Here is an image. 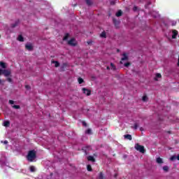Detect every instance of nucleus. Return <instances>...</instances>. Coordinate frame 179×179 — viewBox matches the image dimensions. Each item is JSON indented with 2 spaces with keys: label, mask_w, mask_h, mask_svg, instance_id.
Segmentation results:
<instances>
[{
  "label": "nucleus",
  "mask_w": 179,
  "mask_h": 179,
  "mask_svg": "<svg viewBox=\"0 0 179 179\" xmlns=\"http://www.w3.org/2000/svg\"><path fill=\"white\" fill-rule=\"evenodd\" d=\"M87 171H92V166L87 165Z\"/></svg>",
  "instance_id": "33"
},
{
  "label": "nucleus",
  "mask_w": 179,
  "mask_h": 179,
  "mask_svg": "<svg viewBox=\"0 0 179 179\" xmlns=\"http://www.w3.org/2000/svg\"><path fill=\"white\" fill-rule=\"evenodd\" d=\"M9 103H10V104H14V103H15V101H13V100H10V101H9Z\"/></svg>",
  "instance_id": "37"
},
{
  "label": "nucleus",
  "mask_w": 179,
  "mask_h": 179,
  "mask_svg": "<svg viewBox=\"0 0 179 179\" xmlns=\"http://www.w3.org/2000/svg\"><path fill=\"white\" fill-rule=\"evenodd\" d=\"M143 101H148V96L146 95L143 96Z\"/></svg>",
  "instance_id": "31"
},
{
  "label": "nucleus",
  "mask_w": 179,
  "mask_h": 179,
  "mask_svg": "<svg viewBox=\"0 0 179 179\" xmlns=\"http://www.w3.org/2000/svg\"><path fill=\"white\" fill-rule=\"evenodd\" d=\"M26 45H31V44H26Z\"/></svg>",
  "instance_id": "46"
},
{
  "label": "nucleus",
  "mask_w": 179,
  "mask_h": 179,
  "mask_svg": "<svg viewBox=\"0 0 179 179\" xmlns=\"http://www.w3.org/2000/svg\"><path fill=\"white\" fill-rule=\"evenodd\" d=\"M162 78V74L160 73H157L155 78V80H159Z\"/></svg>",
  "instance_id": "15"
},
{
  "label": "nucleus",
  "mask_w": 179,
  "mask_h": 179,
  "mask_svg": "<svg viewBox=\"0 0 179 179\" xmlns=\"http://www.w3.org/2000/svg\"><path fill=\"white\" fill-rule=\"evenodd\" d=\"M157 163H158V164H163V159L160 157L157 158Z\"/></svg>",
  "instance_id": "13"
},
{
  "label": "nucleus",
  "mask_w": 179,
  "mask_h": 179,
  "mask_svg": "<svg viewBox=\"0 0 179 179\" xmlns=\"http://www.w3.org/2000/svg\"><path fill=\"white\" fill-rule=\"evenodd\" d=\"M163 170H164V171L167 173V171H169V167L167 166H163Z\"/></svg>",
  "instance_id": "25"
},
{
  "label": "nucleus",
  "mask_w": 179,
  "mask_h": 179,
  "mask_svg": "<svg viewBox=\"0 0 179 179\" xmlns=\"http://www.w3.org/2000/svg\"><path fill=\"white\" fill-rule=\"evenodd\" d=\"M25 87H26V89H27V90L30 89V86H29V85H26Z\"/></svg>",
  "instance_id": "41"
},
{
  "label": "nucleus",
  "mask_w": 179,
  "mask_h": 179,
  "mask_svg": "<svg viewBox=\"0 0 179 179\" xmlns=\"http://www.w3.org/2000/svg\"><path fill=\"white\" fill-rule=\"evenodd\" d=\"M113 23L115 24H117V23H118V21H117L115 19H113Z\"/></svg>",
  "instance_id": "38"
},
{
  "label": "nucleus",
  "mask_w": 179,
  "mask_h": 179,
  "mask_svg": "<svg viewBox=\"0 0 179 179\" xmlns=\"http://www.w3.org/2000/svg\"><path fill=\"white\" fill-rule=\"evenodd\" d=\"M1 143H4V145H8V141H1Z\"/></svg>",
  "instance_id": "36"
},
{
  "label": "nucleus",
  "mask_w": 179,
  "mask_h": 179,
  "mask_svg": "<svg viewBox=\"0 0 179 179\" xmlns=\"http://www.w3.org/2000/svg\"><path fill=\"white\" fill-rule=\"evenodd\" d=\"M83 125L84 127H87V124H86V122H83Z\"/></svg>",
  "instance_id": "39"
},
{
  "label": "nucleus",
  "mask_w": 179,
  "mask_h": 179,
  "mask_svg": "<svg viewBox=\"0 0 179 179\" xmlns=\"http://www.w3.org/2000/svg\"><path fill=\"white\" fill-rule=\"evenodd\" d=\"M124 139H128L129 141H132V136L130 134H126L124 136Z\"/></svg>",
  "instance_id": "9"
},
{
  "label": "nucleus",
  "mask_w": 179,
  "mask_h": 179,
  "mask_svg": "<svg viewBox=\"0 0 179 179\" xmlns=\"http://www.w3.org/2000/svg\"><path fill=\"white\" fill-rule=\"evenodd\" d=\"M52 64H55V66L56 68H58V66H59V62H58L53 61Z\"/></svg>",
  "instance_id": "23"
},
{
  "label": "nucleus",
  "mask_w": 179,
  "mask_h": 179,
  "mask_svg": "<svg viewBox=\"0 0 179 179\" xmlns=\"http://www.w3.org/2000/svg\"><path fill=\"white\" fill-rule=\"evenodd\" d=\"M176 159H177L178 160H179V155H178V156L176 157Z\"/></svg>",
  "instance_id": "43"
},
{
  "label": "nucleus",
  "mask_w": 179,
  "mask_h": 179,
  "mask_svg": "<svg viewBox=\"0 0 179 179\" xmlns=\"http://www.w3.org/2000/svg\"><path fill=\"white\" fill-rule=\"evenodd\" d=\"M10 73H12L10 70H6V69L2 70L1 69H0V75H4V76L8 78V76H10Z\"/></svg>",
  "instance_id": "3"
},
{
  "label": "nucleus",
  "mask_w": 179,
  "mask_h": 179,
  "mask_svg": "<svg viewBox=\"0 0 179 179\" xmlns=\"http://www.w3.org/2000/svg\"><path fill=\"white\" fill-rule=\"evenodd\" d=\"M68 38H69V34H66L63 38V41H66V40H68Z\"/></svg>",
  "instance_id": "18"
},
{
  "label": "nucleus",
  "mask_w": 179,
  "mask_h": 179,
  "mask_svg": "<svg viewBox=\"0 0 179 179\" xmlns=\"http://www.w3.org/2000/svg\"><path fill=\"white\" fill-rule=\"evenodd\" d=\"M134 148L136 150H138V152H140L141 153H145V147L139 145V143L136 144Z\"/></svg>",
  "instance_id": "2"
},
{
  "label": "nucleus",
  "mask_w": 179,
  "mask_h": 179,
  "mask_svg": "<svg viewBox=\"0 0 179 179\" xmlns=\"http://www.w3.org/2000/svg\"><path fill=\"white\" fill-rule=\"evenodd\" d=\"M87 159L89 162H96V159H94V157H93V156H88Z\"/></svg>",
  "instance_id": "11"
},
{
  "label": "nucleus",
  "mask_w": 179,
  "mask_h": 179,
  "mask_svg": "<svg viewBox=\"0 0 179 179\" xmlns=\"http://www.w3.org/2000/svg\"><path fill=\"white\" fill-rule=\"evenodd\" d=\"M0 164H1V166H3V162H0Z\"/></svg>",
  "instance_id": "44"
},
{
  "label": "nucleus",
  "mask_w": 179,
  "mask_h": 179,
  "mask_svg": "<svg viewBox=\"0 0 179 179\" xmlns=\"http://www.w3.org/2000/svg\"><path fill=\"white\" fill-rule=\"evenodd\" d=\"M116 16L117 17H120V16H122V11L121 10H118L117 13H116Z\"/></svg>",
  "instance_id": "16"
},
{
  "label": "nucleus",
  "mask_w": 179,
  "mask_h": 179,
  "mask_svg": "<svg viewBox=\"0 0 179 179\" xmlns=\"http://www.w3.org/2000/svg\"><path fill=\"white\" fill-rule=\"evenodd\" d=\"M13 108H15L16 110H19V108H20V106L14 105V106H13Z\"/></svg>",
  "instance_id": "28"
},
{
  "label": "nucleus",
  "mask_w": 179,
  "mask_h": 179,
  "mask_svg": "<svg viewBox=\"0 0 179 179\" xmlns=\"http://www.w3.org/2000/svg\"><path fill=\"white\" fill-rule=\"evenodd\" d=\"M172 38H177V36H178V31L174 29L172 31Z\"/></svg>",
  "instance_id": "6"
},
{
  "label": "nucleus",
  "mask_w": 179,
  "mask_h": 179,
  "mask_svg": "<svg viewBox=\"0 0 179 179\" xmlns=\"http://www.w3.org/2000/svg\"><path fill=\"white\" fill-rule=\"evenodd\" d=\"M83 78H78V83L80 84V85H82V83H83Z\"/></svg>",
  "instance_id": "27"
},
{
  "label": "nucleus",
  "mask_w": 179,
  "mask_h": 179,
  "mask_svg": "<svg viewBox=\"0 0 179 179\" xmlns=\"http://www.w3.org/2000/svg\"><path fill=\"white\" fill-rule=\"evenodd\" d=\"M0 38H1V36H0Z\"/></svg>",
  "instance_id": "50"
},
{
  "label": "nucleus",
  "mask_w": 179,
  "mask_h": 179,
  "mask_svg": "<svg viewBox=\"0 0 179 179\" xmlns=\"http://www.w3.org/2000/svg\"><path fill=\"white\" fill-rule=\"evenodd\" d=\"M0 66L1 68H3V69H6V63L0 62Z\"/></svg>",
  "instance_id": "8"
},
{
  "label": "nucleus",
  "mask_w": 179,
  "mask_h": 179,
  "mask_svg": "<svg viewBox=\"0 0 179 179\" xmlns=\"http://www.w3.org/2000/svg\"><path fill=\"white\" fill-rule=\"evenodd\" d=\"M30 171L34 173V171H36V168L34 166H30Z\"/></svg>",
  "instance_id": "26"
},
{
  "label": "nucleus",
  "mask_w": 179,
  "mask_h": 179,
  "mask_svg": "<svg viewBox=\"0 0 179 179\" xmlns=\"http://www.w3.org/2000/svg\"><path fill=\"white\" fill-rule=\"evenodd\" d=\"M98 179H106V178L104 177V175H103V173H100L99 176H98Z\"/></svg>",
  "instance_id": "19"
},
{
  "label": "nucleus",
  "mask_w": 179,
  "mask_h": 179,
  "mask_svg": "<svg viewBox=\"0 0 179 179\" xmlns=\"http://www.w3.org/2000/svg\"><path fill=\"white\" fill-rule=\"evenodd\" d=\"M17 40H18V41H24V38L22 35H19Z\"/></svg>",
  "instance_id": "22"
},
{
  "label": "nucleus",
  "mask_w": 179,
  "mask_h": 179,
  "mask_svg": "<svg viewBox=\"0 0 179 179\" xmlns=\"http://www.w3.org/2000/svg\"><path fill=\"white\" fill-rule=\"evenodd\" d=\"M133 10H134V12H136V11L138 10V7H137V6H134V7L133 8Z\"/></svg>",
  "instance_id": "35"
},
{
  "label": "nucleus",
  "mask_w": 179,
  "mask_h": 179,
  "mask_svg": "<svg viewBox=\"0 0 179 179\" xmlns=\"http://www.w3.org/2000/svg\"><path fill=\"white\" fill-rule=\"evenodd\" d=\"M100 37H101V38H106L107 37V34L103 31L100 34Z\"/></svg>",
  "instance_id": "12"
},
{
  "label": "nucleus",
  "mask_w": 179,
  "mask_h": 179,
  "mask_svg": "<svg viewBox=\"0 0 179 179\" xmlns=\"http://www.w3.org/2000/svg\"><path fill=\"white\" fill-rule=\"evenodd\" d=\"M129 65H131V63H129V62H127V63H124V66L126 68H128V66H129Z\"/></svg>",
  "instance_id": "32"
},
{
  "label": "nucleus",
  "mask_w": 179,
  "mask_h": 179,
  "mask_svg": "<svg viewBox=\"0 0 179 179\" xmlns=\"http://www.w3.org/2000/svg\"><path fill=\"white\" fill-rule=\"evenodd\" d=\"M123 61H128V55H127V53L122 54V57L120 64H124Z\"/></svg>",
  "instance_id": "5"
},
{
  "label": "nucleus",
  "mask_w": 179,
  "mask_h": 179,
  "mask_svg": "<svg viewBox=\"0 0 179 179\" xmlns=\"http://www.w3.org/2000/svg\"><path fill=\"white\" fill-rule=\"evenodd\" d=\"M110 66H111V69H113V71H115V69H117V68L113 63H110Z\"/></svg>",
  "instance_id": "24"
},
{
  "label": "nucleus",
  "mask_w": 179,
  "mask_h": 179,
  "mask_svg": "<svg viewBox=\"0 0 179 179\" xmlns=\"http://www.w3.org/2000/svg\"><path fill=\"white\" fill-rule=\"evenodd\" d=\"M85 134H88V135H90L92 134V129H88L86 131Z\"/></svg>",
  "instance_id": "30"
},
{
  "label": "nucleus",
  "mask_w": 179,
  "mask_h": 179,
  "mask_svg": "<svg viewBox=\"0 0 179 179\" xmlns=\"http://www.w3.org/2000/svg\"><path fill=\"white\" fill-rule=\"evenodd\" d=\"M63 66H65V64Z\"/></svg>",
  "instance_id": "48"
},
{
  "label": "nucleus",
  "mask_w": 179,
  "mask_h": 179,
  "mask_svg": "<svg viewBox=\"0 0 179 179\" xmlns=\"http://www.w3.org/2000/svg\"><path fill=\"white\" fill-rule=\"evenodd\" d=\"M67 44H69V45H76V39L75 38H71L68 41Z\"/></svg>",
  "instance_id": "4"
},
{
  "label": "nucleus",
  "mask_w": 179,
  "mask_h": 179,
  "mask_svg": "<svg viewBox=\"0 0 179 179\" xmlns=\"http://www.w3.org/2000/svg\"><path fill=\"white\" fill-rule=\"evenodd\" d=\"M90 149H92V147H90V146H86V147H85V148L83 149V150L85 151V155H87V150H90Z\"/></svg>",
  "instance_id": "10"
},
{
  "label": "nucleus",
  "mask_w": 179,
  "mask_h": 179,
  "mask_svg": "<svg viewBox=\"0 0 179 179\" xmlns=\"http://www.w3.org/2000/svg\"><path fill=\"white\" fill-rule=\"evenodd\" d=\"M138 124L135 123L134 126H132L131 128H134V129H138Z\"/></svg>",
  "instance_id": "29"
},
{
  "label": "nucleus",
  "mask_w": 179,
  "mask_h": 179,
  "mask_svg": "<svg viewBox=\"0 0 179 179\" xmlns=\"http://www.w3.org/2000/svg\"><path fill=\"white\" fill-rule=\"evenodd\" d=\"M0 83H1V80H0Z\"/></svg>",
  "instance_id": "49"
},
{
  "label": "nucleus",
  "mask_w": 179,
  "mask_h": 179,
  "mask_svg": "<svg viewBox=\"0 0 179 179\" xmlns=\"http://www.w3.org/2000/svg\"><path fill=\"white\" fill-rule=\"evenodd\" d=\"M106 69H107L108 71H110V66H107V67H106Z\"/></svg>",
  "instance_id": "42"
},
{
  "label": "nucleus",
  "mask_w": 179,
  "mask_h": 179,
  "mask_svg": "<svg viewBox=\"0 0 179 179\" xmlns=\"http://www.w3.org/2000/svg\"><path fill=\"white\" fill-rule=\"evenodd\" d=\"M25 48L28 50V51H33V45H26Z\"/></svg>",
  "instance_id": "14"
},
{
  "label": "nucleus",
  "mask_w": 179,
  "mask_h": 179,
  "mask_svg": "<svg viewBox=\"0 0 179 179\" xmlns=\"http://www.w3.org/2000/svg\"><path fill=\"white\" fill-rule=\"evenodd\" d=\"M83 92L84 94H86L87 96H90V90L86 89V88H83Z\"/></svg>",
  "instance_id": "7"
},
{
  "label": "nucleus",
  "mask_w": 179,
  "mask_h": 179,
  "mask_svg": "<svg viewBox=\"0 0 179 179\" xmlns=\"http://www.w3.org/2000/svg\"><path fill=\"white\" fill-rule=\"evenodd\" d=\"M18 24H19V21H16L14 24H11V27H12L13 29H15V27H16L18 26Z\"/></svg>",
  "instance_id": "17"
},
{
  "label": "nucleus",
  "mask_w": 179,
  "mask_h": 179,
  "mask_svg": "<svg viewBox=\"0 0 179 179\" xmlns=\"http://www.w3.org/2000/svg\"><path fill=\"white\" fill-rule=\"evenodd\" d=\"M7 80H8V82H12V78H8L7 79Z\"/></svg>",
  "instance_id": "40"
},
{
  "label": "nucleus",
  "mask_w": 179,
  "mask_h": 179,
  "mask_svg": "<svg viewBox=\"0 0 179 179\" xmlns=\"http://www.w3.org/2000/svg\"><path fill=\"white\" fill-rule=\"evenodd\" d=\"M176 159H177V157L174 155L171 157V161L176 160Z\"/></svg>",
  "instance_id": "34"
},
{
  "label": "nucleus",
  "mask_w": 179,
  "mask_h": 179,
  "mask_svg": "<svg viewBox=\"0 0 179 179\" xmlns=\"http://www.w3.org/2000/svg\"><path fill=\"white\" fill-rule=\"evenodd\" d=\"M74 6H76V4H75Z\"/></svg>",
  "instance_id": "47"
},
{
  "label": "nucleus",
  "mask_w": 179,
  "mask_h": 179,
  "mask_svg": "<svg viewBox=\"0 0 179 179\" xmlns=\"http://www.w3.org/2000/svg\"><path fill=\"white\" fill-rule=\"evenodd\" d=\"M88 44H92V42H87Z\"/></svg>",
  "instance_id": "45"
},
{
  "label": "nucleus",
  "mask_w": 179,
  "mask_h": 179,
  "mask_svg": "<svg viewBox=\"0 0 179 179\" xmlns=\"http://www.w3.org/2000/svg\"><path fill=\"white\" fill-rule=\"evenodd\" d=\"M10 125V122L9 121H4L3 126L4 127H9Z\"/></svg>",
  "instance_id": "20"
},
{
  "label": "nucleus",
  "mask_w": 179,
  "mask_h": 179,
  "mask_svg": "<svg viewBox=\"0 0 179 179\" xmlns=\"http://www.w3.org/2000/svg\"><path fill=\"white\" fill-rule=\"evenodd\" d=\"M85 2L87 3V5H88V6H90L91 5H92V0H85Z\"/></svg>",
  "instance_id": "21"
},
{
  "label": "nucleus",
  "mask_w": 179,
  "mask_h": 179,
  "mask_svg": "<svg viewBox=\"0 0 179 179\" xmlns=\"http://www.w3.org/2000/svg\"><path fill=\"white\" fill-rule=\"evenodd\" d=\"M36 157V151L34 150H32L28 152L27 159L28 162H34Z\"/></svg>",
  "instance_id": "1"
}]
</instances>
